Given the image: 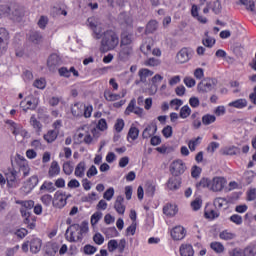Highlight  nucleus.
<instances>
[{
    "label": "nucleus",
    "instance_id": "nucleus-27",
    "mask_svg": "<svg viewBox=\"0 0 256 256\" xmlns=\"http://www.w3.org/2000/svg\"><path fill=\"white\" fill-rule=\"evenodd\" d=\"M30 125L38 134L43 131V124H41V122L37 120V117L35 115H32L30 117Z\"/></svg>",
    "mask_w": 256,
    "mask_h": 256
},
{
    "label": "nucleus",
    "instance_id": "nucleus-48",
    "mask_svg": "<svg viewBox=\"0 0 256 256\" xmlns=\"http://www.w3.org/2000/svg\"><path fill=\"white\" fill-rule=\"evenodd\" d=\"M213 205L214 207H216V209H222V207H225V205H227V199L223 197H217L214 199Z\"/></svg>",
    "mask_w": 256,
    "mask_h": 256
},
{
    "label": "nucleus",
    "instance_id": "nucleus-57",
    "mask_svg": "<svg viewBox=\"0 0 256 256\" xmlns=\"http://www.w3.org/2000/svg\"><path fill=\"white\" fill-rule=\"evenodd\" d=\"M33 85L36 89H45L47 87V81L45 78L36 79Z\"/></svg>",
    "mask_w": 256,
    "mask_h": 256
},
{
    "label": "nucleus",
    "instance_id": "nucleus-39",
    "mask_svg": "<svg viewBox=\"0 0 256 256\" xmlns=\"http://www.w3.org/2000/svg\"><path fill=\"white\" fill-rule=\"evenodd\" d=\"M146 67H159L161 60L155 57H150L144 61Z\"/></svg>",
    "mask_w": 256,
    "mask_h": 256
},
{
    "label": "nucleus",
    "instance_id": "nucleus-8",
    "mask_svg": "<svg viewBox=\"0 0 256 256\" xmlns=\"http://www.w3.org/2000/svg\"><path fill=\"white\" fill-rule=\"evenodd\" d=\"M9 31L5 28H0V57L7 53L9 47Z\"/></svg>",
    "mask_w": 256,
    "mask_h": 256
},
{
    "label": "nucleus",
    "instance_id": "nucleus-54",
    "mask_svg": "<svg viewBox=\"0 0 256 256\" xmlns=\"http://www.w3.org/2000/svg\"><path fill=\"white\" fill-rule=\"evenodd\" d=\"M210 247L215 253H223V251H225V246H223L221 242H212Z\"/></svg>",
    "mask_w": 256,
    "mask_h": 256
},
{
    "label": "nucleus",
    "instance_id": "nucleus-36",
    "mask_svg": "<svg viewBox=\"0 0 256 256\" xmlns=\"http://www.w3.org/2000/svg\"><path fill=\"white\" fill-rule=\"evenodd\" d=\"M197 189H209L211 191V180L209 178H202L197 184Z\"/></svg>",
    "mask_w": 256,
    "mask_h": 256
},
{
    "label": "nucleus",
    "instance_id": "nucleus-23",
    "mask_svg": "<svg viewBox=\"0 0 256 256\" xmlns=\"http://www.w3.org/2000/svg\"><path fill=\"white\" fill-rule=\"evenodd\" d=\"M31 171V168L29 167V163L27 162V160L23 159L21 160V162L19 163V173H22L23 177H29V173Z\"/></svg>",
    "mask_w": 256,
    "mask_h": 256
},
{
    "label": "nucleus",
    "instance_id": "nucleus-5",
    "mask_svg": "<svg viewBox=\"0 0 256 256\" xmlns=\"http://www.w3.org/2000/svg\"><path fill=\"white\" fill-rule=\"evenodd\" d=\"M214 87H217V80L213 78L203 79L197 86L199 93H209L213 91Z\"/></svg>",
    "mask_w": 256,
    "mask_h": 256
},
{
    "label": "nucleus",
    "instance_id": "nucleus-40",
    "mask_svg": "<svg viewBox=\"0 0 256 256\" xmlns=\"http://www.w3.org/2000/svg\"><path fill=\"white\" fill-rule=\"evenodd\" d=\"M219 237L223 241H231L232 239H235V237H237V235H235V233L230 232L228 230H224V231L220 232Z\"/></svg>",
    "mask_w": 256,
    "mask_h": 256
},
{
    "label": "nucleus",
    "instance_id": "nucleus-26",
    "mask_svg": "<svg viewBox=\"0 0 256 256\" xmlns=\"http://www.w3.org/2000/svg\"><path fill=\"white\" fill-rule=\"evenodd\" d=\"M39 185V176L33 175L26 181V187L28 191H33Z\"/></svg>",
    "mask_w": 256,
    "mask_h": 256
},
{
    "label": "nucleus",
    "instance_id": "nucleus-64",
    "mask_svg": "<svg viewBox=\"0 0 256 256\" xmlns=\"http://www.w3.org/2000/svg\"><path fill=\"white\" fill-rule=\"evenodd\" d=\"M229 256H244V250L241 248H233L228 252Z\"/></svg>",
    "mask_w": 256,
    "mask_h": 256
},
{
    "label": "nucleus",
    "instance_id": "nucleus-38",
    "mask_svg": "<svg viewBox=\"0 0 256 256\" xmlns=\"http://www.w3.org/2000/svg\"><path fill=\"white\" fill-rule=\"evenodd\" d=\"M201 141H203V138L201 136H198L197 138H194L188 142V147L190 151H195L199 145H201Z\"/></svg>",
    "mask_w": 256,
    "mask_h": 256
},
{
    "label": "nucleus",
    "instance_id": "nucleus-32",
    "mask_svg": "<svg viewBox=\"0 0 256 256\" xmlns=\"http://www.w3.org/2000/svg\"><path fill=\"white\" fill-rule=\"evenodd\" d=\"M191 15L194 17V19H197L199 23H207V18L199 15V8L195 4L192 5Z\"/></svg>",
    "mask_w": 256,
    "mask_h": 256
},
{
    "label": "nucleus",
    "instance_id": "nucleus-63",
    "mask_svg": "<svg viewBox=\"0 0 256 256\" xmlns=\"http://www.w3.org/2000/svg\"><path fill=\"white\" fill-rule=\"evenodd\" d=\"M202 44L204 45V47H208L209 49H211V47L215 45V39L208 36L202 40Z\"/></svg>",
    "mask_w": 256,
    "mask_h": 256
},
{
    "label": "nucleus",
    "instance_id": "nucleus-62",
    "mask_svg": "<svg viewBox=\"0 0 256 256\" xmlns=\"http://www.w3.org/2000/svg\"><path fill=\"white\" fill-rule=\"evenodd\" d=\"M117 247H119V242L115 239L108 241V251L109 253H113L116 251Z\"/></svg>",
    "mask_w": 256,
    "mask_h": 256
},
{
    "label": "nucleus",
    "instance_id": "nucleus-49",
    "mask_svg": "<svg viewBox=\"0 0 256 256\" xmlns=\"http://www.w3.org/2000/svg\"><path fill=\"white\" fill-rule=\"evenodd\" d=\"M62 169H63V172L65 173V175H71L74 171L73 162H71V161L65 162L62 166Z\"/></svg>",
    "mask_w": 256,
    "mask_h": 256
},
{
    "label": "nucleus",
    "instance_id": "nucleus-21",
    "mask_svg": "<svg viewBox=\"0 0 256 256\" xmlns=\"http://www.w3.org/2000/svg\"><path fill=\"white\" fill-rule=\"evenodd\" d=\"M152 48H153V40H151V38H148L140 46V51L144 55H151Z\"/></svg>",
    "mask_w": 256,
    "mask_h": 256
},
{
    "label": "nucleus",
    "instance_id": "nucleus-52",
    "mask_svg": "<svg viewBox=\"0 0 256 256\" xmlns=\"http://www.w3.org/2000/svg\"><path fill=\"white\" fill-rule=\"evenodd\" d=\"M18 205H21L22 208L28 209L31 211L35 207V202L33 200H26V201H18Z\"/></svg>",
    "mask_w": 256,
    "mask_h": 256
},
{
    "label": "nucleus",
    "instance_id": "nucleus-44",
    "mask_svg": "<svg viewBox=\"0 0 256 256\" xmlns=\"http://www.w3.org/2000/svg\"><path fill=\"white\" fill-rule=\"evenodd\" d=\"M221 151L222 155H237V153H239V148L235 146H228L223 148Z\"/></svg>",
    "mask_w": 256,
    "mask_h": 256
},
{
    "label": "nucleus",
    "instance_id": "nucleus-29",
    "mask_svg": "<svg viewBox=\"0 0 256 256\" xmlns=\"http://www.w3.org/2000/svg\"><path fill=\"white\" fill-rule=\"evenodd\" d=\"M57 137H59L58 130H49L46 134H44V139L47 143H53L56 141Z\"/></svg>",
    "mask_w": 256,
    "mask_h": 256
},
{
    "label": "nucleus",
    "instance_id": "nucleus-28",
    "mask_svg": "<svg viewBox=\"0 0 256 256\" xmlns=\"http://www.w3.org/2000/svg\"><path fill=\"white\" fill-rule=\"evenodd\" d=\"M6 125H9L13 135H19L21 133V129H23V126H21V124H17L13 120H7Z\"/></svg>",
    "mask_w": 256,
    "mask_h": 256
},
{
    "label": "nucleus",
    "instance_id": "nucleus-17",
    "mask_svg": "<svg viewBox=\"0 0 256 256\" xmlns=\"http://www.w3.org/2000/svg\"><path fill=\"white\" fill-rule=\"evenodd\" d=\"M157 133V124L152 123L148 125L142 132L143 139H150V137H153Z\"/></svg>",
    "mask_w": 256,
    "mask_h": 256
},
{
    "label": "nucleus",
    "instance_id": "nucleus-61",
    "mask_svg": "<svg viewBox=\"0 0 256 256\" xmlns=\"http://www.w3.org/2000/svg\"><path fill=\"white\" fill-rule=\"evenodd\" d=\"M84 253L85 255H95L97 247L87 244L84 246Z\"/></svg>",
    "mask_w": 256,
    "mask_h": 256
},
{
    "label": "nucleus",
    "instance_id": "nucleus-47",
    "mask_svg": "<svg viewBox=\"0 0 256 256\" xmlns=\"http://www.w3.org/2000/svg\"><path fill=\"white\" fill-rule=\"evenodd\" d=\"M157 27H159L157 20L149 21L146 25V33H155V31H157Z\"/></svg>",
    "mask_w": 256,
    "mask_h": 256
},
{
    "label": "nucleus",
    "instance_id": "nucleus-12",
    "mask_svg": "<svg viewBox=\"0 0 256 256\" xmlns=\"http://www.w3.org/2000/svg\"><path fill=\"white\" fill-rule=\"evenodd\" d=\"M19 177V172L15 169H9L6 173V181L8 187H15V183H17V179Z\"/></svg>",
    "mask_w": 256,
    "mask_h": 256
},
{
    "label": "nucleus",
    "instance_id": "nucleus-24",
    "mask_svg": "<svg viewBox=\"0 0 256 256\" xmlns=\"http://www.w3.org/2000/svg\"><path fill=\"white\" fill-rule=\"evenodd\" d=\"M228 107H234V109H245V107H247V99L240 98L235 101L229 102Z\"/></svg>",
    "mask_w": 256,
    "mask_h": 256
},
{
    "label": "nucleus",
    "instance_id": "nucleus-41",
    "mask_svg": "<svg viewBox=\"0 0 256 256\" xmlns=\"http://www.w3.org/2000/svg\"><path fill=\"white\" fill-rule=\"evenodd\" d=\"M139 137V128L131 126L128 132V139H131V141H137Z\"/></svg>",
    "mask_w": 256,
    "mask_h": 256
},
{
    "label": "nucleus",
    "instance_id": "nucleus-35",
    "mask_svg": "<svg viewBox=\"0 0 256 256\" xmlns=\"http://www.w3.org/2000/svg\"><path fill=\"white\" fill-rule=\"evenodd\" d=\"M244 256H256V242L250 243L244 249Z\"/></svg>",
    "mask_w": 256,
    "mask_h": 256
},
{
    "label": "nucleus",
    "instance_id": "nucleus-55",
    "mask_svg": "<svg viewBox=\"0 0 256 256\" xmlns=\"http://www.w3.org/2000/svg\"><path fill=\"white\" fill-rule=\"evenodd\" d=\"M114 196H115V188L110 187L104 192L103 199H105L106 201H111V199H113Z\"/></svg>",
    "mask_w": 256,
    "mask_h": 256
},
{
    "label": "nucleus",
    "instance_id": "nucleus-50",
    "mask_svg": "<svg viewBox=\"0 0 256 256\" xmlns=\"http://www.w3.org/2000/svg\"><path fill=\"white\" fill-rule=\"evenodd\" d=\"M103 217V213L102 212H95L92 216H91V219H90V223L92 225V227H95V225H97V223H99V221H101Z\"/></svg>",
    "mask_w": 256,
    "mask_h": 256
},
{
    "label": "nucleus",
    "instance_id": "nucleus-20",
    "mask_svg": "<svg viewBox=\"0 0 256 256\" xmlns=\"http://www.w3.org/2000/svg\"><path fill=\"white\" fill-rule=\"evenodd\" d=\"M42 245H43V242L41 241V239H39V238L31 239V241H30L31 253H33L34 255H37V253H39V251H41Z\"/></svg>",
    "mask_w": 256,
    "mask_h": 256
},
{
    "label": "nucleus",
    "instance_id": "nucleus-43",
    "mask_svg": "<svg viewBox=\"0 0 256 256\" xmlns=\"http://www.w3.org/2000/svg\"><path fill=\"white\" fill-rule=\"evenodd\" d=\"M133 37L131 35H123L121 38L120 47H132Z\"/></svg>",
    "mask_w": 256,
    "mask_h": 256
},
{
    "label": "nucleus",
    "instance_id": "nucleus-53",
    "mask_svg": "<svg viewBox=\"0 0 256 256\" xmlns=\"http://www.w3.org/2000/svg\"><path fill=\"white\" fill-rule=\"evenodd\" d=\"M179 115H180L181 119H187V117H189V115H191V108L189 107V105H184L180 109Z\"/></svg>",
    "mask_w": 256,
    "mask_h": 256
},
{
    "label": "nucleus",
    "instance_id": "nucleus-45",
    "mask_svg": "<svg viewBox=\"0 0 256 256\" xmlns=\"http://www.w3.org/2000/svg\"><path fill=\"white\" fill-rule=\"evenodd\" d=\"M242 5H245L247 11H251V13H256L255 2L251 0H240Z\"/></svg>",
    "mask_w": 256,
    "mask_h": 256
},
{
    "label": "nucleus",
    "instance_id": "nucleus-46",
    "mask_svg": "<svg viewBox=\"0 0 256 256\" xmlns=\"http://www.w3.org/2000/svg\"><path fill=\"white\" fill-rule=\"evenodd\" d=\"M255 172L253 170H248L244 173L243 179L245 180L247 185H251L253 183V179H255Z\"/></svg>",
    "mask_w": 256,
    "mask_h": 256
},
{
    "label": "nucleus",
    "instance_id": "nucleus-1",
    "mask_svg": "<svg viewBox=\"0 0 256 256\" xmlns=\"http://www.w3.org/2000/svg\"><path fill=\"white\" fill-rule=\"evenodd\" d=\"M89 233V222L83 221L81 224L70 225L65 232V239L69 243L83 241L84 235Z\"/></svg>",
    "mask_w": 256,
    "mask_h": 256
},
{
    "label": "nucleus",
    "instance_id": "nucleus-4",
    "mask_svg": "<svg viewBox=\"0 0 256 256\" xmlns=\"http://www.w3.org/2000/svg\"><path fill=\"white\" fill-rule=\"evenodd\" d=\"M88 26L92 31V37L94 39H103V28L99 25V21L96 20L95 17H90L87 19Z\"/></svg>",
    "mask_w": 256,
    "mask_h": 256
},
{
    "label": "nucleus",
    "instance_id": "nucleus-51",
    "mask_svg": "<svg viewBox=\"0 0 256 256\" xmlns=\"http://www.w3.org/2000/svg\"><path fill=\"white\" fill-rule=\"evenodd\" d=\"M217 121V117L215 115L206 114L202 117L203 125H211V123H215Z\"/></svg>",
    "mask_w": 256,
    "mask_h": 256
},
{
    "label": "nucleus",
    "instance_id": "nucleus-42",
    "mask_svg": "<svg viewBox=\"0 0 256 256\" xmlns=\"http://www.w3.org/2000/svg\"><path fill=\"white\" fill-rule=\"evenodd\" d=\"M56 189L57 188H55V184H53V182L47 181H45L40 187V191H48V193H54Z\"/></svg>",
    "mask_w": 256,
    "mask_h": 256
},
{
    "label": "nucleus",
    "instance_id": "nucleus-7",
    "mask_svg": "<svg viewBox=\"0 0 256 256\" xmlns=\"http://www.w3.org/2000/svg\"><path fill=\"white\" fill-rule=\"evenodd\" d=\"M71 195H67L65 192L58 190L54 194V199H53V205L54 207H57L58 209H63L65 205H67V199H69Z\"/></svg>",
    "mask_w": 256,
    "mask_h": 256
},
{
    "label": "nucleus",
    "instance_id": "nucleus-25",
    "mask_svg": "<svg viewBox=\"0 0 256 256\" xmlns=\"http://www.w3.org/2000/svg\"><path fill=\"white\" fill-rule=\"evenodd\" d=\"M180 255L181 256H193L195 255V251L193 250V246L190 244H182L180 246Z\"/></svg>",
    "mask_w": 256,
    "mask_h": 256
},
{
    "label": "nucleus",
    "instance_id": "nucleus-3",
    "mask_svg": "<svg viewBox=\"0 0 256 256\" xmlns=\"http://www.w3.org/2000/svg\"><path fill=\"white\" fill-rule=\"evenodd\" d=\"M71 113L73 117H85V119H89L93 113L92 105H85L84 103L77 102L71 107Z\"/></svg>",
    "mask_w": 256,
    "mask_h": 256
},
{
    "label": "nucleus",
    "instance_id": "nucleus-11",
    "mask_svg": "<svg viewBox=\"0 0 256 256\" xmlns=\"http://www.w3.org/2000/svg\"><path fill=\"white\" fill-rule=\"evenodd\" d=\"M38 105H39L38 98H33L32 100L25 99L20 102V107L25 113H27V111H29V109L31 111H35V109H37Z\"/></svg>",
    "mask_w": 256,
    "mask_h": 256
},
{
    "label": "nucleus",
    "instance_id": "nucleus-13",
    "mask_svg": "<svg viewBox=\"0 0 256 256\" xmlns=\"http://www.w3.org/2000/svg\"><path fill=\"white\" fill-rule=\"evenodd\" d=\"M119 59L120 61H129L133 56V46H120Z\"/></svg>",
    "mask_w": 256,
    "mask_h": 256
},
{
    "label": "nucleus",
    "instance_id": "nucleus-59",
    "mask_svg": "<svg viewBox=\"0 0 256 256\" xmlns=\"http://www.w3.org/2000/svg\"><path fill=\"white\" fill-rule=\"evenodd\" d=\"M155 191H157V188L153 184H147L146 185V195L148 197H154L155 196Z\"/></svg>",
    "mask_w": 256,
    "mask_h": 256
},
{
    "label": "nucleus",
    "instance_id": "nucleus-10",
    "mask_svg": "<svg viewBox=\"0 0 256 256\" xmlns=\"http://www.w3.org/2000/svg\"><path fill=\"white\" fill-rule=\"evenodd\" d=\"M170 172L174 177H179L185 173V164L183 160H176L170 166Z\"/></svg>",
    "mask_w": 256,
    "mask_h": 256
},
{
    "label": "nucleus",
    "instance_id": "nucleus-56",
    "mask_svg": "<svg viewBox=\"0 0 256 256\" xmlns=\"http://www.w3.org/2000/svg\"><path fill=\"white\" fill-rule=\"evenodd\" d=\"M136 105H137V100H135V98H133L129 102V104H128L126 110H125V115H131V113H133L135 111V106Z\"/></svg>",
    "mask_w": 256,
    "mask_h": 256
},
{
    "label": "nucleus",
    "instance_id": "nucleus-22",
    "mask_svg": "<svg viewBox=\"0 0 256 256\" xmlns=\"http://www.w3.org/2000/svg\"><path fill=\"white\" fill-rule=\"evenodd\" d=\"M29 41L33 45H39V43H43V34L39 31H32L29 35Z\"/></svg>",
    "mask_w": 256,
    "mask_h": 256
},
{
    "label": "nucleus",
    "instance_id": "nucleus-60",
    "mask_svg": "<svg viewBox=\"0 0 256 256\" xmlns=\"http://www.w3.org/2000/svg\"><path fill=\"white\" fill-rule=\"evenodd\" d=\"M222 9H223V7L221 6V1L216 0L213 2L212 11H213V13H215V15H219V13H221Z\"/></svg>",
    "mask_w": 256,
    "mask_h": 256
},
{
    "label": "nucleus",
    "instance_id": "nucleus-31",
    "mask_svg": "<svg viewBox=\"0 0 256 256\" xmlns=\"http://www.w3.org/2000/svg\"><path fill=\"white\" fill-rule=\"evenodd\" d=\"M85 169H86L85 162L82 161L78 163L74 171L75 177H79L80 179L85 177Z\"/></svg>",
    "mask_w": 256,
    "mask_h": 256
},
{
    "label": "nucleus",
    "instance_id": "nucleus-33",
    "mask_svg": "<svg viewBox=\"0 0 256 256\" xmlns=\"http://www.w3.org/2000/svg\"><path fill=\"white\" fill-rule=\"evenodd\" d=\"M167 187L170 191H177V189L181 187V180H179V178H170L168 180Z\"/></svg>",
    "mask_w": 256,
    "mask_h": 256
},
{
    "label": "nucleus",
    "instance_id": "nucleus-9",
    "mask_svg": "<svg viewBox=\"0 0 256 256\" xmlns=\"http://www.w3.org/2000/svg\"><path fill=\"white\" fill-rule=\"evenodd\" d=\"M191 57H193V49L191 48H182L176 56L177 63H187V61L191 60Z\"/></svg>",
    "mask_w": 256,
    "mask_h": 256
},
{
    "label": "nucleus",
    "instance_id": "nucleus-2",
    "mask_svg": "<svg viewBox=\"0 0 256 256\" xmlns=\"http://www.w3.org/2000/svg\"><path fill=\"white\" fill-rule=\"evenodd\" d=\"M119 45V35L113 30H106L101 40L100 51L107 53L113 51Z\"/></svg>",
    "mask_w": 256,
    "mask_h": 256
},
{
    "label": "nucleus",
    "instance_id": "nucleus-30",
    "mask_svg": "<svg viewBox=\"0 0 256 256\" xmlns=\"http://www.w3.org/2000/svg\"><path fill=\"white\" fill-rule=\"evenodd\" d=\"M164 215H167L168 217H175L177 215V206L173 204H167L163 208Z\"/></svg>",
    "mask_w": 256,
    "mask_h": 256
},
{
    "label": "nucleus",
    "instance_id": "nucleus-58",
    "mask_svg": "<svg viewBox=\"0 0 256 256\" xmlns=\"http://www.w3.org/2000/svg\"><path fill=\"white\" fill-rule=\"evenodd\" d=\"M11 17V7L8 5H1L0 6V17L1 16Z\"/></svg>",
    "mask_w": 256,
    "mask_h": 256
},
{
    "label": "nucleus",
    "instance_id": "nucleus-19",
    "mask_svg": "<svg viewBox=\"0 0 256 256\" xmlns=\"http://www.w3.org/2000/svg\"><path fill=\"white\" fill-rule=\"evenodd\" d=\"M61 173V166H59L58 161H52L50 168L48 170V177L53 179V177H57Z\"/></svg>",
    "mask_w": 256,
    "mask_h": 256
},
{
    "label": "nucleus",
    "instance_id": "nucleus-16",
    "mask_svg": "<svg viewBox=\"0 0 256 256\" xmlns=\"http://www.w3.org/2000/svg\"><path fill=\"white\" fill-rule=\"evenodd\" d=\"M155 72L147 69V68H141L138 71V77H140V81H136V85H139V83H147L148 77H153Z\"/></svg>",
    "mask_w": 256,
    "mask_h": 256
},
{
    "label": "nucleus",
    "instance_id": "nucleus-37",
    "mask_svg": "<svg viewBox=\"0 0 256 256\" xmlns=\"http://www.w3.org/2000/svg\"><path fill=\"white\" fill-rule=\"evenodd\" d=\"M104 97L106 101H119V99H121V94H115L111 92V90H105Z\"/></svg>",
    "mask_w": 256,
    "mask_h": 256
},
{
    "label": "nucleus",
    "instance_id": "nucleus-15",
    "mask_svg": "<svg viewBox=\"0 0 256 256\" xmlns=\"http://www.w3.org/2000/svg\"><path fill=\"white\" fill-rule=\"evenodd\" d=\"M171 237L174 241H181L185 239V228L183 226H176L171 230Z\"/></svg>",
    "mask_w": 256,
    "mask_h": 256
},
{
    "label": "nucleus",
    "instance_id": "nucleus-18",
    "mask_svg": "<svg viewBox=\"0 0 256 256\" xmlns=\"http://www.w3.org/2000/svg\"><path fill=\"white\" fill-rule=\"evenodd\" d=\"M125 198L123 196H117L116 201L114 203V209L118 213V215H125L126 207L123 205Z\"/></svg>",
    "mask_w": 256,
    "mask_h": 256
},
{
    "label": "nucleus",
    "instance_id": "nucleus-34",
    "mask_svg": "<svg viewBox=\"0 0 256 256\" xmlns=\"http://www.w3.org/2000/svg\"><path fill=\"white\" fill-rule=\"evenodd\" d=\"M102 233H104L107 239H112V237H119V232L115 227L104 228Z\"/></svg>",
    "mask_w": 256,
    "mask_h": 256
},
{
    "label": "nucleus",
    "instance_id": "nucleus-14",
    "mask_svg": "<svg viewBox=\"0 0 256 256\" xmlns=\"http://www.w3.org/2000/svg\"><path fill=\"white\" fill-rule=\"evenodd\" d=\"M47 65L50 71H55L61 65V58L57 54H52L48 58Z\"/></svg>",
    "mask_w": 256,
    "mask_h": 256
},
{
    "label": "nucleus",
    "instance_id": "nucleus-6",
    "mask_svg": "<svg viewBox=\"0 0 256 256\" xmlns=\"http://www.w3.org/2000/svg\"><path fill=\"white\" fill-rule=\"evenodd\" d=\"M226 185L227 179L221 176H216L210 180V191H213V193H221Z\"/></svg>",
    "mask_w": 256,
    "mask_h": 256
}]
</instances>
